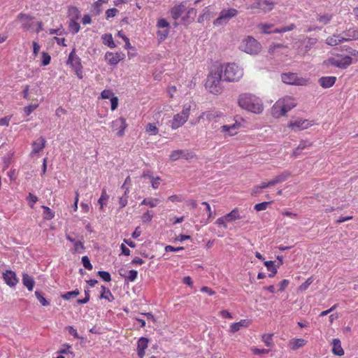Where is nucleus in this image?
Segmentation results:
<instances>
[{
  "label": "nucleus",
  "mask_w": 358,
  "mask_h": 358,
  "mask_svg": "<svg viewBox=\"0 0 358 358\" xmlns=\"http://www.w3.org/2000/svg\"><path fill=\"white\" fill-rule=\"evenodd\" d=\"M264 265L267 268V269L271 272L268 274V277L273 278L277 273L276 266L274 265L273 261H266L264 262Z\"/></svg>",
  "instance_id": "obj_36"
},
{
  "label": "nucleus",
  "mask_w": 358,
  "mask_h": 358,
  "mask_svg": "<svg viewBox=\"0 0 358 358\" xmlns=\"http://www.w3.org/2000/svg\"><path fill=\"white\" fill-rule=\"evenodd\" d=\"M238 11L233 8L223 9L220 13L219 17L213 21L215 26L226 24L231 18L236 17Z\"/></svg>",
  "instance_id": "obj_7"
},
{
  "label": "nucleus",
  "mask_w": 358,
  "mask_h": 358,
  "mask_svg": "<svg viewBox=\"0 0 358 358\" xmlns=\"http://www.w3.org/2000/svg\"><path fill=\"white\" fill-rule=\"evenodd\" d=\"M67 64L70 65L74 70L76 75L79 79L83 78V66L80 58L76 54V50L73 48L69 55Z\"/></svg>",
  "instance_id": "obj_6"
},
{
  "label": "nucleus",
  "mask_w": 358,
  "mask_h": 358,
  "mask_svg": "<svg viewBox=\"0 0 358 358\" xmlns=\"http://www.w3.org/2000/svg\"><path fill=\"white\" fill-rule=\"evenodd\" d=\"M145 131L150 135H156L158 133L159 129L155 123H148L146 125Z\"/></svg>",
  "instance_id": "obj_44"
},
{
  "label": "nucleus",
  "mask_w": 358,
  "mask_h": 358,
  "mask_svg": "<svg viewBox=\"0 0 358 358\" xmlns=\"http://www.w3.org/2000/svg\"><path fill=\"white\" fill-rule=\"evenodd\" d=\"M149 340L147 338L141 337L137 343V354L140 358L145 355V350L148 348Z\"/></svg>",
  "instance_id": "obj_20"
},
{
  "label": "nucleus",
  "mask_w": 358,
  "mask_h": 358,
  "mask_svg": "<svg viewBox=\"0 0 358 358\" xmlns=\"http://www.w3.org/2000/svg\"><path fill=\"white\" fill-rule=\"evenodd\" d=\"M35 296L41 303V304L43 306H48L50 305V301H48L45 298L43 297L42 293L39 291L35 292Z\"/></svg>",
  "instance_id": "obj_46"
},
{
  "label": "nucleus",
  "mask_w": 358,
  "mask_h": 358,
  "mask_svg": "<svg viewBox=\"0 0 358 358\" xmlns=\"http://www.w3.org/2000/svg\"><path fill=\"white\" fill-rule=\"evenodd\" d=\"M271 203V202L264 201V202H262V203L256 204L254 208L257 211L264 210H266L268 206Z\"/></svg>",
  "instance_id": "obj_52"
},
{
  "label": "nucleus",
  "mask_w": 358,
  "mask_h": 358,
  "mask_svg": "<svg viewBox=\"0 0 358 358\" xmlns=\"http://www.w3.org/2000/svg\"><path fill=\"white\" fill-rule=\"evenodd\" d=\"M311 124L308 120L299 119L288 124V127L294 131H299L308 128Z\"/></svg>",
  "instance_id": "obj_14"
},
{
  "label": "nucleus",
  "mask_w": 358,
  "mask_h": 358,
  "mask_svg": "<svg viewBox=\"0 0 358 358\" xmlns=\"http://www.w3.org/2000/svg\"><path fill=\"white\" fill-rule=\"evenodd\" d=\"M161 202L160 199L157 198H145L144 199L141 205L149 206L151 208L157 206Z\"/></svg>",
  "instance_id": "obj_35"
},
{
  "label": "nucleus",
  "mask_w": 358,
  "mask_h": 358,
  "mask_svg": "<svg viewBox=\"0 0 358 358\" xmlns=\"http://www.w3.org/2000/svg\"><path fill=\"white\" fill-rule=\"evenodd\" d=\"M272 115L278 118L280 117L284 116L286 115V110L285 108H283L280 100L278 101L271 108Z\"/></svg>",
  "instance_id": "obj_18"
},
{
  "label": "nucleus",
  "mask_w": 358,
  "mask_h": 358,
  "mask_svg": "<svg viewBox=\"0 0 358 358\" xmlns=\"http://www.w3.org/2000/svg\"><path fill=\"white\" fill-rule=\"evenodd\" d=\"M307 341L303 338H294L289 342V347L292 350H296L306 344Z\"/></svg>",
  "instance_id": "obj_30"
},
{
  "label": "nucleus",
  "mask_w": 358,
  "mask_h": 358,
  "mask_svg": "<svg viewBox=\"0 0 358 358\" xmlns=\"http://www.w3.org/2000/svg\"><path fill=\"white\" fill-rule=\"evenodd\" d=\"M38 106V104H29V106L24 107V111L26 115H29L35 109H36Z\"/></svg>",
  "instance_id": "obj_57"
},
{
  "label": "nucleus",
  "mask_w": 358,
  "mask_h": 358,
  "mask_svg": "<svg viewBox=\"0 0 358 358\" xmlns=\"http://www.w3.org/2000/svg\"><path fill=\"white\" fill-rule=\"evenodd\" d=\"M243 71L236 64H228L224 67L223 66V80L226 82H237L243 76Z\"/></svg>",
  "instance_id": "obj_3"
},
{
  "label": "nucleus",
  "mask_w": 358,
  "mask_h": 358,
  "mask_svg": "<svg viewBox=\"0 0 358 358\" xmlns=\"http://www.w3.org/2000/svg\"><path fill=\"white\" fill-rule=\"evenodd\" d=\"M238 103L241 108L255 113H261L264 109L261 100L248 93L241 94Z\"/></svg>",
  "instance_id": "obj_2"
},
{
  "label": "nucleus",
  "mask_w": 358,
  "mask_h": 358,
  "mask_svg": "<svg viewBox=\"0 0 358 358\" xmlns=\"http://www.w3.org/2000/svg\"><path fill=\"white\" fill-rule=\"evenodd\" d=\"M97 275H99L105 282H110L111 280V275L108 271H99L97 272Z\"/></svg>",
  "instance_id": "obj_48"
},
{
  "label": "nucleus",
  "mask_w": 358,
  "mask_h": 358,
  "mask_svg": "<svg viewBox=\"0 0 358 358\" xmlns=\"http://www.w3.org/2000/svg\"><path fill=\"white\" fill-rule=\"evenodd\" d=\"M3 279L6 284L10 287H15L19 281L15 273L11 270H6L3 273Z\"/></svg>",
  "instance_id": "obj_12"
},
{
  "label": "nucleus",
  "mask_w": 358,
  "mask_h": 358,
  "mask_svg": "<svg viewBox=\"0 0 358 358\" xmlns=\"http://www.w3.org/2000/svg\"><path fill=\"white\" fill-rule=\"evenodd\" d=\"M111 127L113 131H117V136L122 137L124 135V130L127 127L126 119L120 117L111 122Z\"/></svg>",
  "instance_id": "obj_11"
},
{
  "label": "nucleus",
  "mask_w": 358,
  "mask_h": 358,
  "mask_svg": "<svg viewBox=\"0 0 358 358\" xmlns=\"http://www.w3.org/2000/svg\"><path fill=\"white\" fill-rule=\"evenodd\" d=\"M31 146L33 149L31 152V155L32 156L42 151L45 148L46 146V140L43 136H41L31 143Z\"/></svg>",
  "instance_id": "obj_16"
},
{
  "label": "nucleus",
  "mask_w": 358,
  "mask_h": 358,
  "mask_svg": "<svg viewBox=\"0 0 358 358\" xmlns=\"http://www.w3.org/2000/svg\"><path fill=\"white\" fill-rule=\"evenodd\" d=\"M51 57L47 52L42 53V65L47 66L50 63Z\"/></svg>",
  "instance_id": "obj_60"
},
{
  "label": "nucleus",
  "mask_w": 358,
  "mask_h": 358,
  "mask_svg": "<svg viewBox=\"0 0 358 358\" xmlns=\"http://www.w3.org/2000/svg\"><path fill=\"white\" fill-rule=\"evenodd\" d=\"M22 283L29 291H32L35 285V281L32 276L29 275L27 273H23Z\"/></svg>",
  "instance_id": "obj_26"
},
{
  "label": "nucleus",
  "mask_w": 358,
  "mask_h": 358,
  "mask_svg": "<svg viewBox=\"0 0 358 358\" xmlns=\"http://www.w3.org/2000/svg\"><path fill=\"white\" fill-rule=\"evenodd\" d=\"M223 66L217 67L214 70L211 71L207 78L206 83V87L209 92L214 94H220L223 91V86L222 82H223Z\"/></svg>",
  "instance_id": "obj_1"
},
{
  "label": "nucleus",
  "mask_w": 358,
  "mask_h": 358,
  "mask_svg": "<svg viewBox=\"0 0 358 358\" xmlns=\"http://www.w3.org/2000/svg\"><path fill=\"white\" fill-rule=\"evenodd\" d=\"M190 107H184L182 112L175 115L171 122V128L176 129L182 126L187 120L189 115Z\"/></svg>",
  "instance_id": "obj_8"
},
{
  "label": "nucleus",
  "mask_w": 358,
  "mask_h": 358,
  "mask_svg": "<svg viewBox=\"0 0 358 358\" xmlns=\"http://www.w3.org/2000/svg\"><path fill=\"white\" fill-rule=\"evenodd\" d=\"M280 101L282 103L283 108H285L286 110V113L292 108H294L296 105L294 99L290 96H287L284 98L282 100H280Z\"/></svg>",
  "instance_id": "obj_27"
},
{
  "label": "nucleus",
  "mask_w": 358,
  "mask_h": 358,
  "mask_svg": "<svg viewBox=\"0 0 358 358\" xmlns=\"http://www.w3.org/2000/svg\"><path fill=\"white\" fill-rule=\"evenodd\" d=\"M169 32V29L157 31V36L159 37L160 41L165 40L168 36Z\"/></svg>",
  "instance_id": "obj_61"
},
{
  "label": "nucleus",
  "mask_w": 358,
  "mask_h": 358,
  "mask_svg": "<svg viewBox=\"0 0 358 358\" xmlns=\"http://www.w3.org/2000/svg\"><path fill=\"white\" fill-rule=\"evenodd\" d=\"M27 200L28 201L30 207L33 208L34 203H36L38 201V199L36 195L29 193L27 198Z\"/></svg>",
  "instance_id": "obj_54"
},
{
  "label": "nucleus",
  "mask_w": 358,
  "mask_h": 358,
  "mask_svg": "<svg viewBox=\"0 0 358 358\" xmlns=\"http://www.w3.org/2000/svg\"><path fill=\"white\" fill-rule=\"evenodd\" d=\"M295 28L294 24H291L288 26L282 27L281 28H277L273 30V33H284L293 30Z\"/></svg>",
  "instance_id": "obj_47"
},
{
  "label": "nucleus",
  "mask_w": 358,
  "mask_h": 358,
  "mask_svg": "<svg viewBox=\"0 0 358 358\" xmlns=\"http://www.w3.org/2000/svg\"><path fill=\"white\" fill-rule=\"evenodd\" d=\"M241 50L245 52L246 53L254 55L257 54L260 49V43L252 36H248L244 38L239 46Z\"/></svg>",
  "instance_id": "obj_5"
},
{
  "label": "nucleus",
  "mask_w": 358,
  "mask_h": 358,
  "mask_svg": "<svg viewBox=\"0 0 358 358\" xmlns=\"http://www.w3.org/2000/svg\"><path fill=\"white\" fill-rule=\"evenodd\" d=\"M42 208L43 209V218L45 220H50L54 218L55 212L52 210L49 207L42 206Z\"/></svg>",
  "instance_id": "obj_39"
},
{
  "label": "nucleus",
  "mask_w": 358,
  "mask_h": 358,
  "mask_svg": "<svg viewBox=\"0 0 358 358\" xmlns=\"http://www.w3.org/2000/svg\"><path fill=\"white\" fill-rule=\"evenodd\" d=\"M124 56V54L120 52L113 53L112 52H107L105 55V59L107 61L108 64L115 66L120 62V61L123 59Z\"/></svg>",
  "instance_id": "obj_13"
},
{
  "label": "nucleus",
  "mask_w": 358,
  "mask_h": 358,
  "mask_svg": "<svg viewBox=\"0 0 358 358\" xmlns=\"http://www.w3.org/2000/svg\"><path fill=\"white\" fill-rule=\"evenodd\" d=\"M127 195H123L119 198V204H120V208L122 209L124 208L127 205Z\"/></svg>",
  "instance_id": "obj_64"
},
{
  "label": "nucleus",
  "mask_w": 358,
  "mask_h": 358,
  "mask_svg": "<svg viewBox=\"0 0 358 358\" xmlns=\"http://www.w3.org/2000/svg\"><path fill=\"white\" fill-rule=\"evenodd\" d=\"M250 320H241L240 322L232 323L230 326V331L235 333L241 329V327H248L250 325Z\"/></svg>",
  "instance_id": "obj_25"
},
{
  "label": "nucleus",
  "mask_w": 358,
  "mask_h": 358,
  "mask_svg": "<svg viewBox=\"0 0 358 358\" xmlns=\"http://www.w3.org/2000/svg\"><path fill=\"white\" fill-rule=\"evenodd\" d=\"M185 6L182 4H180L178 6H174L171 9V14L172 17L175 20H176L182 15V14L185 12Z\"/></svg>",
  "instance_id": "obj_29"
},
{
  "label": "nucleus",
  "mask_w": 358,
  "mask_h": 358,
  "mask_svg": "<svg viewBox=\"0 0 358 358\" xmlns=\"http://www.w3.org/2000/svg\"><path fill=\"white\" fill-rule=\"evenodd\" d=\"M103 3V0H98L92 5V12L95 15H98L101 13L100 6Z\"/></svg>",
  "instance_id": "obj_49"
},
{
  "label": "nucleus",
  "mask_w": 358,
  "mask_h": 358,
  "mask_svg": "<svg viewBox=\"0 0 358 358\" xmlns=\"http://www.w3.org/2000/svg\"><path fill=\"white\" fill-rule=\"evenodd\" d=\"M68 13L70 20H78L80 17V11L76 6H70Z\"/></svg>",
  "instance_id": "obj_32"
},
{
  "label": "nucleus",
  "mask_w": 358,
  "mask_h": 358,
  "mask_svg": "<svg viewBox=\"0 0 358 358\" xmlns=\"http://www.w3.org/2000/svg\"><path fill=\"white\" fill-rule=\"evenodd\" d=\"M82 263H83V266L87 269V270H92L93 268V266L92 265V264L90 263V260L89 259V257L87 256H83L82 257Z\"/></svg>",
  "instance_id": "obj_51"
},
{
  "label": "nucleus",
  "mask_w": 358,
  "mask_h": 358,
  "mask_svg": "<svg viewBox=\"0 0 358 358\" xmlns=\"http://www.w3.org/2000/svg\"><path fill=\"white\" fill-rule=\"evenodd\" d=\"M343 38L345 41H350L358 39V27H351L343 32Z\"/></svg>",
  "instance_id": "obj_19"
},
{
  "label": "nucleus",
  "mask_w": 358,
  "mask_h": 358,
  "mask_svg": "<svg viewBox=\"0 0 358 358\" xmlns=\"http://www.w3.org/2000/svg\"><path fill=\"white\" fill-rule=\"evenodd\" d=\"M352 63V58L350 56H343L336 55L335 57H331L323 62V64L327 67L330 66L345 69Z\"/></svg>",
  "instance_id": "obj_4"
},
{
  "label": "nucleus",
  "mask_w": 358,
  "mask_h": 358,
  "mask_svg": "<svg viewBox=\"0 0 358 358\" xmlns=\"http://www.w3.org/2000/svg\"><path fill=\"white\" fill-rule=\"evenodd\" d=\"M101 292L100 294V299H106L110 302L115 299L114 296L108 288L106 287L104 285H101Z\"/></svg>",
  "instance_id": "obj_31"
},
{
  "label": "nucleus",
  "mask_w": 358,
  "mask_h": 358,
  "mask_svg": "<svg viewBox=\"0 0 358 358\" xmlns=\"http://www.w3.org/2000/svg\"><path fill=\"white\" fill-rule=\"evenodd\" d=\"M259 27L262 29V32L264 34H271L273 33V31H271L270 29L273 27L272 24H260Z\"/></svg>",
  "instance_id": "obj_56"
},
{
  "label": "nucleus",
  "mask_w": 358,
  "mask_h": 358,
  "mask_svg": "<svg viewBox=\"0 0 358 358\" xmlns=\"http://www.w3.org/2000/svg\"><path fill=\"white\" fill-rule=\"evenodd\" d=\"M17 19L22 22V28L24 31H28L32 27V24L30 22L34 19L33 16L29 14L20 13L17 15Z\"/></svg>",
  "instance_id": "obj_15"
},
{
  "label": "nucleus",
  "mask_w": 358,
  "mask_h": 358,
  "mask_svg": "<svg viewBox=\"0 0 358 358\" xmlns=\"http://www.w3.org/2000/svg\"><path fill=\"white\" fill-rule=\"evenodd\" d=\"M275 4L271 0H262L263 12L268 13L272 10Z\"/></svg>",
  "instance_id": "obj_42"
},
{
  "label": "nucleus",
  "mask_w": 358,
  "mask_h": 358,
  "mask_svg": "<svg viewBox=\"0 0 358 358\" xmlns=\"http://www.w3.org/2000/svg\"><path fill=\"white\" fill-rule=\"evenodd\" d=\"M332 352L339 357L344 355V350L338 338H334L332 341Z\"/></svg>",
  "instance_id": "obj_24"
},
{
  "label": "nucleus",
  "mask_w": 358,
  "mask_h": 358,
  "mask_svg": "<svg viewBox=\"0 0 358 358\" xmlns=\"http://www.w3.org/2000/svg\"><path fill=\"white\" fill-rule=\"evenodd\" d=\"M109 196L108 195L106 189H103L101 191V196L98 200V203L100 205L101 210H102L103 206L106 205Z\"/></svg>",
  "instance_id": "obj_37"
},
{
  "label": "nucleus",
  "mask_w": 358,
  "mask_h": 358,
  "mask_svg": "<svg viewBox=\"0 0 358 358\" xmlns=\"http://www.w3.org/2000/svg\"><path fill=\"white\" fill-rule=\"evenodd\" d=\"M290 176V173L288 171H284L282 173L278 175L274 178L270 180V185L272 186L275 185L278 183H281L285 181Z\"/></svg>",
  "instance_id": "obj_28"
},
{
  "label": "nucleus",
  "mask_w": 358,
  "mask_h": 358,
  "mask_svg": "<svg viewBox=\"0 0 358 358\" xmlns=\"http://www.w3.org/2000/svg\"><path fill=\"white\" fill-rule=\"evenodd\" d=\"M272 336L273 334H264L262 336V341L268 347H270L272 345Z\"/></svg>",
  "instance_id": "obj_59"
},
{
  "label": "nucleus",
  "mask_w": 358,
  "mask_h": 358,
  "mask_svg": "<svg viewBox=\"0 0 358 358\" xmlns=\"http://www.w3.org/2000/svg\"><path fill=\"white\" fill-rule=\"evenodd\" d=\"M66 238L73 243L74 248L71 250L72 253H80L85 249L84 243L82 241H76L70 235H66Z\"/></svg>",
  "instance_id": "obj_22"
},
{
  "label": "nucleus",
  "mask_w": 358,
  "mask_h": 358,
  "mask_svg": "<svg viewBox=\"0 0 358 358\" xmlns=\"http://www.w3.org/2000/svg\"><path fill=\"white\" fill-rule=\"evenodd\" d=\"M69 27L70 31L73 35L77 34L80 29V24L77 22V20H69Z\"/></svg>",
  "instance_id": "obj_41"
},
{
  "label": "nucleus",
  "mask_w": 358,
  "mask_h": 358,
  "mask_svg": "<svg viewBox=\"0 0 358 358\" xmlns=\"http://www.w3.org/2000/svg\"><path fill=\"white\" fill-rule=\"evenodd\" d=\"M128 275H126L125 274L122 273L120 271V275L124 278L125 282H134L138 276V271L136 270H130L128 271Z\"/></svg>",
  "instance_id": "obj_34"
},
{
  "label": "nucleus",
  "mask_w": 358,
  "mask_h": 358,
  "mask_svg": "<svg viewBox=\"0 0 358 358\" xmlns=\"http://www.w3.org/2000/svg\"><path fill=\"white\" fill-rule=\"evenodd\" d=\"M71 348V345H70L68 343H65L62 345V348L60 349L59 351H58V353L59 354H61V355H63V354H69V353H72L71 352L69 351V349Z\"/></svg>",
  "instance_id": "obj_62"
},
{
  "label": "nucleus",
  "mask_w": 358,
  "mask_h": 358,
  "mask_svg": "<svg viewBox=\"0 0 358 358\" xmlns=\"http://www.w3.org/2000/svg\"><path fill=\"white\" fill-rule=\"evenodd\" d=\"M240 127V124L237 122L231 125H223L220 127V132L224 134L225 136H232L237 134V129Z\"/></svg>",
  "instance_id": "obj_17"
},
{
  "label": "nucleus",
  "mask_w": 358,
  "mask_h": 358,
  "mask_svg": "<svg viewBox=\"0 0 358 358\" xmlns=\"http://www.w3.org/2000/svg\"><path fill=\"white\" fill-rule=\"evenodd\" d=\"M313 277L308 278L303 283H302L299 287V290H300V291L306 290L308 288V287L313 283Z\"/></svg>",
  "instance_id": "obj_50"
},
{
  "label": "nucleus",
  "mask_w": 358,
  "mask_h": 358,
  "mask_svg": "<svg viewBox=\"0 0 358 358\" xmlns=\"http://www.w3.org/2000/svg\"><path fill=\"white\" fill-rule=\"evenodd\" d=\"M345 40L341 34H334L327 38L326 43L330 46H335L345 42Z\"/></svg>",
  "instance_id": "obj_23"
},
{
  "label": "nucleus",
  "mask_w": 358,
  "mask_h": 358,
  "mask_svg": "<svg viewBox=\"0 0 358 358\" xmlns=\"http://www.w3.org/2000/svg\"><path fill=\"white\" fill-rule=\"evenodd\" d=\"M224 216L227 219V221L229 222L240 218L239 213L237 209L232 210L230 213H227Z\"/></svg>",
  "instance_id": "obj_38"
},
{
  "label": "nucleus",
  "mask_w": 358,
  "mask_h": 358,
  "mask_svg": "<svg viewBox=\"0 0 358 358\" xmlns=\"http://www.w3.org/2000/svg\"><path fill=\"white\" fill-rule=\"evenodd\" d=\"M281 80L284 83L294 85H304L306 83V80L303 78H299L296 73H287L281 74Z\"/></svg>",
  "instance_id": "obj_9"
},
{
  "label": "nucleus",
  "mask_w": 358,
  "mask_h": 358,
  "mask_svg": "<svg viewBox=\"0 0 358 358\" xmlns=\"http://www.w3.org/2000/svg\"><path fill=\"white\" fill-rule=\"evenodd\" d=\"M101 96L104 99H111L113 96H114V94L110 90H104L101 92Z\"/></svg>",
  "instance_id": "obj_58"
},
{
  "label": "nucleus",
  "mask_w": 358,
  "mask_h": 358,
  "mask_svg": "<svg viewBox=\"0 0 358 358\" xmlns=\"http://www.w3.org/2000/svg\"><path fill=\"white\" fill-rule=\"evenodd\" d=\"M210 17V12L208 8L206 7L203 10V13L198 17V22L201 23L204 20H208Z\"/></svg>",
  "instance_id": "obj_45"
},
{
  "label": "nucleus",
  "mask_w": 358,
  "mask_h": 358,
  "mask_svg": "<svg viewBox=\"0 0 358 358\" xmlns=\"http://www.w3.org/2000/svg\"><path fill=\"white\" fill-rule=\"evenodd\" d=\"M117 12H118V10L117 8H109L106 11V17L107 19H108L110 17H113L116 15Z\"/></svg>",
  "instance_id": "obj_63"
},
{
  "label": "nucleus",
  "mask_w": 358,
  "mask_h": 358,
  "mask_svg": "<svg viewBox=\"0 0 358 358\" xmlns=\"http://www.w3.org/2000/svg\"><path fill=\"white\" fill-rule=\"evenodd\" d=\"M157 27L158 28H165L169 29V23L168 21L164 18H161L158 20L157 22Z\"/></svg>",
  "instance_id": "obj_55"
},
{
  "label": "nucleus",
  "mask_w": 358,
  "mask_h": 358,
  "mask_svg": "<svg viewBox=\"0 0 358 358\" xmlns=\"http://www.w3.org/2000/svg\"><path fill=\"white\" fill-rule=\"evenodd\" d=\"M101 39L103 41V43L107 46H108L110 48H115V43L113 41V38L111 34H105L102 35Z\"/></svg>",
  "instance_id": "obj_33"
},
{
  "label": "nucleus",
  "mask_w": 358,
  "mask_h": 358,
  "mask_svg": "<svg viewBox=\"0 0 358 358\" xmlns=\"http://www.w3.org/2000/svg\"><path fill=\"white\" fill-rule=\"evenodd\" d=\"M152 217L153 215L150 213V210H147L141 216V220L143 223H147L151 222Z\"/></svg>",
  "instance_id": "obj_53"
},
{
  "label": "nucleus",
  "mask_w": 358,
  "mask_h": 358,
  "mask_svg": "<svg viewBox=\"0 0 358 358\" xmlns=\"http://www.w3.org/2000/svg\"><path fill=\"white\" fill-rule=\"evenodd\" d=\"M332 17L333 16L331 14L318 15L317 17V20L322 24L325 25L330 22Z\"/></svg>",
  "instance_id": "obj_43"
},
{
  "label": "nucleus",
  "mask_w": 358,
  "mask_h": 358,
  "mask_svg": "<svg viewBox=\"0 0 358 358\" xmlns=\"http://www.w3.org/2000/svg\"><path fill=\"white\" fill-rule=\"evenodd\" d=\"M194 157L195 155L192 151L186 149H181L173 150L169 155V159L172 162L177 161L180 159H184L189 161Z\"/></svg>",
  "instance_id": "obj_10"
},
{
  "label": "nucleus",
  "mask_w": 358,
  "mask_h": 358,
  "mask_svg": "<svg viewBox=\"0 0 358 358\" xmlns=\"http://www.w3.org/2000/svg\"><path fill=\"white\" fill-rule=\"evenodd\" d=\"M80 294V291L78 289L75 290L67 292L61 295V297L66 301L70 300L72 298H75Z\"/></svg>",
  "instance_id": "obj_40"
},
{
  "label": "nucleus",
  "mask_w": 358,
  "mask_h": 358,
  "mask_svg": "<svg viewBox=\"0 0 358 358\" xmlns=\"http://www.w3.org/2000/svg\"><path fill=\"white\" fill-rule=\"evenodd\" d=\"M336 81L335 76H323L318 80V83L323 88H329L332 87Z\"/></svg>",
  "instance_id": "obj_21"
}]
</instances>
